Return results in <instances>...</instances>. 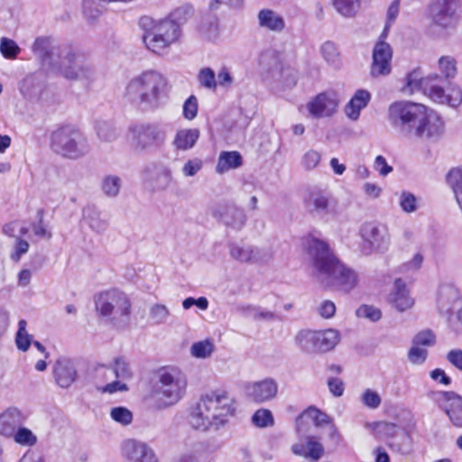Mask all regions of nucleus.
<instances>
[{"mask_svg":"<svg viewBox=\"0 0 462 462\" xmlns=\"http://www.w3.org/2000/svg\"><path fill=\"white\" fill-rule=\"evenodd\" d=\"M143 30V41L150 51L162 54L181 36V29L164 19L154 20L148 16L140 19Z\"/></svg>","mask_w":462,"mask_h":462,"instance_id":"7","label":"nucleus"},{"mask_svg":"<svg viewBox=\"0 0 462 462\" xmlns=\"http://www.w3.org/2000/svg\"><path fill=\"white\" fill-rule=\"evenodd\" d=\"M166 139L165 131L153 124H139L128 127L127 140L135 151L159 147Z\"/></svg>","mask_w":462,"mask_h":462,"instance_id":"13","label":"nucleus"},{"mask_svg":"<svg viewBox=\"0 0 462 462\" xmlns=\"http://www.w3.org/2000/svg\"><path fill=\"white\" fill-rule=\"evenodd\" d=\"M278 389L277 381L272 377H266L263 380L247 383L245 386V393L250 402L260 404L275 399Z\"/></svg>","mask_w":462,"mask_h":462,"instance_id":"15","label":"nucleus"},{"mask_svg":"<svg viewBox=\"0 0 462 462\" xmlns=\"http://www.w3.org/2000/svg\"><path fill=\"white\" fill-rule=\"evenodd\" d=\"M83 217L88 226L97 233L105 232L108 226V222L102 217L101 211L93 205L83 209Z\"/></svg>","mask_w":462,"mask_h":462,"instance_id":"31","label":"nucleus"},{"mask_svg":"<svg viewBox=\"0 0 462 462\" xmlns=\"http://www.w3.org/2000/svg\"><path fill=\"white\" fill-rule=\"evenodd\" d=\"M26 327V320L21 319L18 322V330L16 333L15 343L17 348L23 352L27 351L32 342V336L27 332Z\"/></svg>","mask_w":462,"mask_h":462,"instance_id":"39","label":"nucleus"},{"mask_svg":"<svg viewBox=\"0 0 462 462\" xmlns=\"http://www.w3.org/2000/svg\"><path fill=\"white\" fill-rule=\"evenodd\" d=\"M339 105V97L337 91L328 89L318 94L307 104L309 113L315 118L332 116Z\"/></svg>","mask_w":462,"mask_h":462,"instance_id":"16","label":"nucleus"},{"mask_svg":"<svg viewBox=\"0 0 462 462\" xmlns=\"http://www.w3.org/2000/svg\"><path fill=\"white\" fill-rule=\"evenodd\" d=\"M243 164V158L238 152H222L219 154L216 171L222 174L229 170L237 169Z\"/></svg>","mask_w":462,"mask_h":462,"instance_id":"32","label":"nucleus"},{"mask_svg":"<svg viewBox=\"0 0 462 462\" xmlns=\"http://www.w3.org/2000/svg\"><path fill=\"white\" fill-rule=\"evenodd\" d=\"M29 247L30 245L28 241L23 239L22 236H17L14 239V243L10 253V259L14 263H18L22 256L29 251Z\"/></svg>","mask_w":462,"mask_h":462,"instance_id":"50","label":"nucleus"},{"mask_svg":"<svg viewBox=\"0 0 462 462\" xmlns=\"http://www.w3.org/2000/svg\"><path fill=\"white\" fill-rule=\"evenodd\" d=\"M101 0H84L83 13L88 22H95L104 12V6Z\"/></svg>","mask_w":462,"mask_h":462,"instance_id":"40","label":"nucleus"},{"mask_svg":"<svg viewBox=\"0 0 462 462\" xmlns=\"http://www.w3.org/2000/svg\"><path fill=\"white\" fill-rule=\"evenodd\" d=\"M306 249L317 271V279L324 287L349 292L357 285L356 272L339 262L327 243L310 238L307 240Z\"/></svg>","mask_w":462,"mask_h":462,"instance_id":"3","label":"nucleus"},{"mask_svg":"<svg viewBox=\"0 0 462 462\" xmlns=\"http://www.w3.org/2000/svg\"><path fill=\"white\" fill-rule=\"evenodd\" d=\"M218 220L227 228L240 231L246 224L245 210L236 205H226L218 213Z\"/></svg>","mask_w":462,"mask_h":462,"instance_id":"22","label":"nucleus"},{"mask_svg":"<svg viewBox=\"0 0 462 462\" xmlns=\"http://www.w3.org/2000/svg\"><path fill=\"white\" fill-rule=\"evenodd\" d=\"M199 135L197 128L180 129L177 131L172 143L177 150L187 151L194 147Z\"/></svg>","mask_w":462,"mask_h":462,"instance_id":"30","label":"nucleus"},{"mask_svg":"<svg viewBox=\"0 0 462 462\" xmlns=\"http://www.w3.org/2000/svg\"><path fill=\"white\" fill-rule=\"evenodd\" d=\"M257 21L260 28L272 32L281 33L286 28L283 15L270 8L261 9L257 14Z\"/></svg>","mask_w":462,"mask_h":462,"instance_id":"24","label":"nucleus"},{"mask_svg":"<svg viewBox=\"0 0 462 462\" xmlns=\"http://www.w3.org/2000/svg\"><path fill=\"white\" fill-rule=\"evenodd\" d=\"M16 443L23 446H33L37 442V437L27 428L19 426L12 435Z\"/></svg>","mask_w":462,"mask_h":462,"instance_id":"46","label":"nucleus"},{"mask_svg":"<svg viewBox=\"0 0 462 462\" xmlns=\"http://www.w3.org/2000/svg\"><path fill=\"white\" fill-rule=\"evenodd\" d=\"M192 14L193 8L189 5H185L174 9L165 19L181 29V25L184 24Z\"/></svg>","mask_w":462,"mask_h":462,"instance_id":"38","label":"nucleus"},{"mask_svg":"<svg viewBox=\"0 0 462 462\" xmlns=\"http://www.w3.org/2000/svg\"><path fill=\"white\" fill-rule=\"evenodd\" d=\"M199 32L204 40L214 42L219 36V24L217 17L208 15L204 17L199 26Z\"/></svg>","mask_w":462,"mask_h":462,"instance_id":"34","label":"nucleus"},{"mask_svg":"<svg viewBox=\"0 0 462 462\" xmlns=\"http://www.w3.org/2000/svg\"><path fill=\"white\" fill-rule=\"evenodd\" d=\"M329 195L321 189H312L304 198L306 209L313 216L324 217L331 212Z\"/></svg>","mask_w":462,"mask_h":462,"instance_id":"20","label":"nucleus"},{"mask_svg":"<svg viewBox=\"0 0 462 462\" xmlns=\"http://www.w3.org/2000/svg\"><path fill=\"white\" fill-rule=\"evenodd\" d=\"M459 0H434L429 5V17L441 29L455 28L460 19Z\"/></svg>","mask_w":462,"mask_h":462,"instance_id":"14","label":"nucleus"},{"mask_svg":"<svg viewBox=\"0 0 462 462\" xmlns=\"http://www.w3.org/2000/svg\"><path fill=\"white\" fill-rule=\"evenodd\" d=\"M203 167V162L199 158H194L187 161L182 167V173L185 177H193Z\"/></svg>","mask_w":462,"mask_h":462,"instance_id":"62","label":"nucleus"},{"mask_svg":"<svg viewBox=\"0 0 462 462\" xmlns=\"http://www.w3.org/2000/svg\"><path fill=\"white\" fill-rule=\"evenodd\" d=\"M362 243L359 250L364 255L385 252L390 245V234L385 225L377 222H365L360 229Z\"/></svg>","mask_w":462,"mask_h":462,"instance_id":"12","label":"nucleus"},{"mask_svg":"<svg viewBox=\"0 0 462 462\" xmlns=\"http://www.w3.org/2000/svg\"><path fill=\"white\" fill-rule=\"evenodd\" d=\"M356 316L370 319L371 321H377L382 318V312L378 308L370 305H362L356 310Z\"/></svg>","mask_w":462,"mask_h":462,"instance_id":"53","label":"nucleus"},{"mask_svg":"<svg viewBox=\"0 0 462 462\" xmlns=\"http://www.w3.org/2000/svg\"><path fill=\"white\" fill-rule=\"evenodd\" d=\"M51 147L62 157L73 160L84 157L90 151L87 137L71 125L60 127L51 134Z\"/></svg>","mask_w":462,"mask_h":462,"instance_id":"9","label":"nucleus"},{"mask_svg":"<svg viewBox=\"0 0 462 462\" xmlns=\"http://www.w3.org/2000/svg\"><path fill=\"white\" fill-rule=\"evenodd\" d=\"M156 393L165 406L176 404L184 395L187 387L185 374L176 367H163L158 372Z\"/></svg>","mask_w":462,"mask_h":462,"instance_id":"10","label":"nucleus"},{"mask_svg":"<svg viewBox=\"0 0 462 462\" xmlns=\"http://www.w3.org/2000/svg\"><path fill=\"white\" fill-rule=\"evenodd\" d=\"M362 402L365 406L375 409L381 404V397L376 392L366 389L362 395Z\"/></svg>","mask_w":462,"mask_h":462,"instance_id":"63","label":"nucleus"},{"mask_svg":"<svg viewBox=\"0 0 462 462\" xmlns=\"http://www.w3.org/2000/svg\"><path fill=\"white\" fill-rule=\"evenodd\" d=\"M170 315V310L163 304L155 303L150 307L149 317L155 325L166 323Z\"/></svg>","mask_w":462,"mask_h":462,"instance_id":"43","label":"nucleus"},{"mask_svg":"<svg viewBox=\"0 0 462 462\" xmlns=\"http://www.w3.org/2000/svg\"><path fill=\"white\" fill-rule=\"evenodd\" d=\"M94 303L97 314L114 325H125L129 321L132 302L125 292L118 289L100 291L94 296Z\"/></svg>","mask_w":462,"mask_h":462,"instance_id":"8","label":"nucleus"},{"mask_svg":"<svg viewBox=\"0 0 462 462\" xmlns=\"http://www.w3.org/2000/svg\"><path fill=\"white\" fill-rule=\"evenodd\" d=\"M198 80L200 87L209 90H215L217 87L216 74L211 68L201 69L198 74Z\"/></svg>","mask_w":462,"mask_h":462,"instance_id":"47","label":"nucleus"},{"mask_svg":"<svg viewBox=\"0 0 462 462\" xmlns=\"http://www.w3.org/2000/svg\"><path fill=\"white\" fill-rule=\"evenodd\" d=\"M110 416L115 421L122 425H129L133 420L132 411L122 406L112 408Z\"/></svg>","mask_w":462,"mask_h":462,"instance_id":"52","label":"nucleus"},{"mask_svg":"<svg viewBox=\"0 0 462 462\" xmlns=\"http://www.w3.org/2000/svg\"><path fill=\"white\" fill-rule=\"evenodd\" d=\"M371 94L365 89H357L345 106L346 116L352 121H356L362 109L367 106Z\"/></svg>","mask_w":462,"mask_h":462,"instance_id":"27","label":"nucleus"},{"mask_svg":"<svg viewBox=\"0 0 462 462\" xmlns=\"http://www.w3.org/2000/svg\"><path fill=\"white\" fill-rule=\"evenodd\" d=\"M167 92V79L160 72L149 69L134 77L125 85L124 99L143 110H154Z\"/></svg>","mask_w":462,"mask_h":462,"instance_id":"4","label":"nucleus"},{"mask_svg":"<svg viewBox=\"0 0 462 462\" xmlns=\"http://www.w3.org/2000/svg\"><path fill=\"white\" fill-rule=\"evenodd\" d=\"M215 350V345L212 340L205 339L195 342L190 347V354L196 358H207L211 356Z\"/></svg>","mask_w":462,"mask_h":462,"instance_id":"41","label":"nucleus"},{"mask_svg":"<svg viewBox=\"0 0 462 462\" xmlns=\"http://www.w3.org/2000/svg\"><path fill=\"white\" fill-rule=\"evenodd\" d=\"M389 300L400 312L411 309L414 304L413 299L409 295L405 282L400 278L394 282L393 291L389 295Z\"/></svg>","mask_w":462,"mask_h":462,"instance_id":"26","label":"nucleus"},{"mask_svg":"<svg viewBox=\"0 0 462 462\" xmlns=\"http://www.w3.org/2000/svg\"><path fill=\"white\" fill-rule=\"evenodd\" d=\"M228 248L231 258L243 263H263L269 258L263 249L244 243H232Z\"/></svg>","mask_w":462,"mask_h":462,"instance_id":"19","label":"nucleus"},{"mask_svg":"<svg viewBox=\"0 0 462 462\" xmlns=\"http://www.w3.org/2000/svg\"><path fill=\"white\" fill-rule=\"evenodd\" d=\"M446 358L455 368L462 372V349H451Z\"/></svg>","mask_w":462,"mask_h":462,"instance_id":"64","label":"nucleus"},{"mask_svg":"<svg viewBox=\"0 0 462 462\" xmlns=\"http://www.w3.org/2000/svg\"><path fill=\"white\" fill-rule=\"evenodd\" d=\"M172 181L171 171L169 168L161 169L155 177L153 189L155 190H165Z\"/></svg>","mask_w":462,"mask_h":462,"instance_id":"51","label":"nucleus"},{"mask_svg":"<svg viewBox=\"0 0 462 462\" xmlns=\"http://www.w3.org/2000/svg\"><path fill=\"white\" fill-rule=\"evenodd\" d=\"M305 418L311 420L316 426L328 423V415L321 412L319 410L316 408H310L306 410L296 420L297 432L301 438L305 437L308 431Z\"/></svg>","mask_w":462,"mask_h":462,"instance_id":"29","label":"nucleus"},{"mask_svg":"<svg viewBox=\"0 0 462 462\" xmlns=\"http://www.w3.org/2000/svg\"><path fill=\"white\" fill-rule=\"evenodd\" d=\"M112 369L115 376L119 380L127 381L133 376V372L129 363L125 360V357L119 356L115 358Z\"/></svg>","mask_w":462,"mask_h":462,"instance_id":"42","label":"nucleus"},{"mask_svg":"<svg viewBox=\"0 0 462 462\" xmlns=\"http://www.w3.org/2000/svg\"><path fill=\"white\" fill-rule=\"evenodd\" d=\"M334 6L343 16L351 17L360 7V0H334Z\"/></svg>","mask_w":462,"mask_h":462,"instance_id":"44","label":"nucleus"},{"mask_svg":"<svg viewBox=\"0 0 462 462\" xmlns=\"http://www.w3.org/2000/svg\"><path fill=\"white\" fill-rule=\"evenodd\" d=\"M291 449L294 454L310 457L313 461L319 460L324 453L322 445L314 441L312 438H310L308 440L306 448L301 444H295L292 446Z\"/></svg>","mask_w":462,"mask_h":462,"instance_id":"37","label":"nucleus"},{"mask_svg":"<svg viewBox=\"0 0 462 462\" xmlns=\"http://www.w3.org/2000/svg\"><path fill=\"white\" fill-rule=\"evenodd\" d=\"M324 60L330 65L337 67L340 63L339 52L334 42L328 41L320 48Z\"/></svg>","mask_w":462,"mask_h":462,"instance_id":"45","label":"nucleus"},{"mask_svg":"<svg viewBox=\"0 0 462 462\" xmlns=\"http://www.w3.org/2000/svg\"><path fill=\"white\" fill-rule=\"evenodd\" d=\"M427 356L428 351L426 348H422L413 344L408 352V359L413 365L423 364L427 359Z\"/></svg>","mask_w":462,"mask_h":462,"instance_id":"56","label":"nucleus"},{"mask_svg":"<svg viewBox=\"0 0 462 462\" xmlns=\"http://www.w3.org/2000/svg\"><path fill=\"white\" fill-rule=\"evenodd\" d=\"M52 374L56 383L61 388H69L77 378V370L73 362L66 357L57 359Z\"/></svg>","mask_w":462,"mask_h":462,"instance_id":"21","label":"nucleus"},{"mask_svg":"<svg viewBox=\"0 0 462 462\" xmlns=\"http://www.w3.org/2000/svg\"><path fill=\"white\" fill-rule=\"evenodd\" d=\"M96 133L99 140L106 143L116 141L120 135V131L112 121L99 120L96 123Z\"/></svg>","mask_w":462,"mask_h":462,"instance_id":"36","label":"nucleus"},{"mask_svg":"<svg viewBox=\"0 0 462 462\" xmlns=\"http://www.w3.org/2000/svg\"><path fill=\"white\" fill-rule=\"evenodd\" d=\"M438 68L440 72L439 77L441 79L437 83L441 85L444 82L449 83V80L457 75V61L452 56H442L439 59ZM454 84H448V88Z\"/></svg>","mask_w":462,"mask_h":462,"instance_id":"33","label":"nucleus"},{"mask_svg":"<svg viewBox=\"0 0 462 462\" xmlns=\"http://www.w3.org/2000/svg\"><path fill=\"white\" fill-rule=\"evenodd\" d=\"M252 421L255 426L259 428L273 426L274 423L273 414L271 411L267 409L257 410L252 417Z\"/></svg>","mask_w":462,"mask_h":462,"instance_id":"49","label":"nucleus"},{"mask_svg":"<svg viewBox=\"0 0 462 462\" xmlns=\"http://www.w3.org/2000/svg\"><path fill=\"white\" fill-rule=\"evenodd\" d=\"M412 344L418 346H430L435 344V336L434 334L427 329L419 332L412 339Z\"/></svg>","mask_w":462,"mask_h":462,"instance_id":"60","label":"nucleus"},{"mask_svg":"<svg viewBox=\"0 0 462 462\" xmlns=\"http://www.w3.org/2000/svg\"><path fill=\"white\" fill-rule=\"evenodd\" d=\"M24 416L16 408H10L0 414V434L12 436L24 421Z\"/></svg>","mask_w":462,"mask_h":462,"instance_id":"28","label":"nucleus"},{"mask_svg":"<svg viewBox=\"0 0 462 462\" xmlns=\"http://www.w3.org/2000/svg\"><path fill=\"white\" fill-rule=\"evenodd\" d=\"M321 159V155L318 151L309 150L301 158V165L305 170L310 171L315 169Z\"/></svg>","mask_w":462,"mask_h":462,"instance_id":"54","label":"nucleus"},{"mask_svg":"<svg viewBox=\"0 0 462 462\" xmlns=\"http://www.w3.org/2000/svg\"><path fill=\"white\" fill-rule=\"evenodd\" d=\"M461 300L457 288L451 284H443L439 287L437 298V307L440 313L450 314Z\"/></svg>","mask_w":462,"mask_h":462,"instance_id":"23","label":"nucleus"},{"mask_svg":"<svg viewBox=\"0 0 462 462\" xmlns=\"http://www.w3.org/2000/svg\"><path fill=\"white\" fill-rule=\"evenodd\" d=\"M340 334L336 329L301 330L295 337L297 346L306 353H326L338 344Z\"/></svg>","mask_w":462,"mask_h":462,"instance_id":"11","label":"nucleus"},{"mask_svg":"<svg viewBox=\"0 0 462 462\" xmlns=\"http://www.w3.org/2000/svg\"><path fill=\"white\" fill-rule=\"evenodd\" d=\"M2 231L7 236L14 237L15 239L17 236L28 234L29 229L26 226H19L17 221H13L5 224L2 227Z\"/></svg>","mask_w":462,"mask_h":462,"instance_id":"55","label":"nucleus"},{"mask_svg":"<svg viewBox=\"0 0 462 462\" xmlns=\"http://www.w3.org/2000/svg\"><path fill=\"white\" fill-rule=\"evenodd\" d=\"M400 206L406 213H412L417 209L416 197L407 191H402L400 197Z\"/></svg>","mask_w":462,"mask_h":462,"instance_id":"57","label":"nucleus"},{"mask_svg":"<svg viewBox=\"0 0 462 462\" xmlns=\"http://www.w3.org/2000/svg\"><path fill=\"white\" fill-rule=\"evenodd\" d=\"M387 120L393 129L406 139L436 142L445 131L441 116L420 103L393 102L388 107Z\"/></svg>","mask_w":462,"mask_h":462,"instance_id":"1","label":"nucleus"},{"mask_svg":"<svg viewBox=\"0 0 462 462\" xmlns=\"http://www.w3.org/2000/svg\"><path fill=\"white\" fill-rule=\"evenodd\" d=\"M232 401L225 392H211L199 399L189 413V424L195 430L206 431L210 427L224 425L233 413Z\"/></svg>","mask_w":462,"mask_h":462,"instance_id":"5","label":"nucleus"},{"mask_svg":"<svg viewBox=\"0 0 462 462\" xmlns=\"http://www.w3.org/2000/svg\"><path fill=\"white\" fill-rule=\"evenodd\" d=\"M262 65L269 66L271 69H278L281 68L279 53L275 51H267L260 57Z\"/></svg>","mask_w":462,"mask_h":462,"instance_id":"59","label":"nucleus"},{"mask_svg":"<svg viewBox=\"0 0 462 462\" xmlns=\"http://www.w3.org/2000/svg\"><path fill=\"white\" fill-rule=\"evenodd\" d=\"M440 79L437 73L422 78L419 71L413 70L406 76L405 89L410 94L422 89L436 103L448 105L451 107L459 106L462 103L461 88L457 85H453L448 88V93H446L444 87L437 83Z\"/></svg>","mask_w":462,"mask_h":462,"instance_id":"6","label":"nucleus"},{"mask_svg":"<svg viewBox=\"0 0 462 462\" xmlns=\"http://www.w3.org/2000/svg\"><path fill=\"white\" fill-rule=\"evenodd\" d=\"M43 213H44L43 209H39L37 211L38 223H33L32 225V228L33 234L36 236L47 237L48 239H50L51 237V233L47 230V228L45 227V226L43 224Z\"/></svg>","mask_w":462,"mask_h":462,"instance_id":"61","label":"nucleus"},{"mask_svg":"<svg viewBox=\"0 0 462 462\" xmlns=\"http://www.w3.org/2000/svg\"><path fill=\"white\" fill-rule=\"evenodd\" d=\"M199 109L198 99L191 95L183 104V116L188 120H192L197 116Z\"/></svg>","mask_w":462,"mask_h":462,"instance_id":"58","label":"nucleus"},{"mask_svg":"<svg viewBox=\"0 0 462 462\" xmlns=\"http://www.w3.org/2000/svg\"><path fill=\"white\" fill-rule=\"evenodd\" d=\"M447 402L443 409L455 427L462 428V396L455 392H442Z\"/></svg>","mask_w":462,"mask_h":462,"instance_id":"25","label":"nucleus"},{"mask_svg":"<svg viewBox=\"0 0 462 462\" xmlns=\"http://www.w3.org/2000/svg\"><path fill=\"white\" fill-rule=\"evenodd\" d=\"M122 186V179L115 174L105 175L100 181L102 193L109 199L116 198L120 194Z\"/></svg>","mask_w":462,"mask_h":462,"instance_id":"35","label":"nucleus"},{"mask_svg":"<svg viewBox=\"0 0 462 462\" xmlns=\"http://www.w3.org/2000/svg\"><path fill=\"white\" fill-rule=\"evenodd\" d=\"M392 58L391 45L383 40H379L373 50L371 75L374 78L389 75L392 70Z\"/></svg>","mask_w":462,"mask_h":462,"instance_id":"17","label":"nucleus"},{"mask_svg":"<svg viewBox=\"0 0 462 462\" xmlns=\"http://www.w3.org/2000/svg\"><path fill=\"white\" fill-rule=\"evenodd\" d=\"M20 51L21 48L14 40L6 37L0 39V52L5 59L14 60Z\"/></svg>","mask_w":462,"mask_h":462,"instance_id":"48","label":"nucleus"},{"mask_svg":"<svg viewBox=\"0 0 462 462\" xmlns=\"http://www.w3.org/2000/svg\"><path fill=\"white\" fill-rule=\"evenodd\" d=\"M121 450L127 462H158L153 449L142 441L126 439L122 443Z\"/></svg>","mask_w":462,"mask_h":462,"instance_id":"18","label":"nucleus"},{"mask_svg":"<svg viewBox=\"0 0 462 462\" xmlns=\"http://www.w3.org/2000/svg\"><path fill=\"white\" fill-rule=\"evenodd\" d=\"M33 53L43 66L69 80L91 81L95 77L93 67L85 55L71 46H58L46 37L37 38L32 45Z\"/></svg>","mask_w":462,"mask_h":462,"instance_id":"2","label":"nucleus"}]
</instances>
